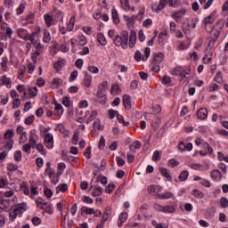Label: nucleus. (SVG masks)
<instances>
[{"label": "nucleus", "mask_w": 228, "mask_h": 228, "mask_svg": "<svg viewBox=\"0 0 228 228\" xmlns=\"http://www.w3.org/2000/svg\"><path fill=\"white\" fill-rule=\"evenodd\" d=\"M113 44L116 47H122V49H127L129 44V32L123 31L122 37L116 36L113 39Z\"/></svg>", "instance_id": "obj_1"}, {"label": "nucleus", "mask_w": 228, "mask_h": 228, "mask_svg": "<svg viewBox=\"0 0 228 228\" xmlns=\"http://www.w3.org/2000/svg\"><path fill=\"white\" fill-rule=\"evenodd\" d=\"M191 72V69H185L184 67L176 66L171 71L172 76H177L178 77H181L182 81L186 79V76H190V73Z\"/></svg>", "instance_id": "obj_2"}, {"label": "nucleus", "mask_w": 228, "mask_h": 228, "mask_svg": "<svg viewBox=\"0 0 228 228\" xmlns=\"http://www.w3.org/2000/svg\"><path fill=\"white\" fill-rule=\"evenodd\" d=\"M4 138L7 141L4 145V149L12 151V149H13V130H7L4 135Z\"/></svg>", "instance_id": "obj_3"}, {"label": "nucleus", "mask_w": 228, "mask_h": 228, "mask_svg": "<svg viewBox=\"0 0 228 228\" xmlns=\"http://www.w3.org/2000/svg\"><path fill=\"white\" fill-rule=\"evenodd\" d=\"M165 60V54L163 53H157L153 54V60L151 61L152 65H155V69L157 72H159V64Z\"/></svg>", "instance_id": "obj_4"}, {"label": "nucleus", "mask_w": 228, "mask_h": 228, "mask_svg": "<svg viewBox=\"0 0 228 228\" xmlns=\"http://www.w3.org/2000/svg\"><path fill=\"white\" fill-rule=\"evenodd\" d=\"M44 145L46 147V149L54 148V136L53 134L48 133L44 135Z\"/></svg>", "instance_id": "obj_5"}, {"label": "nucleus", "mask_w": 228, "mask_h": 228, "mask_svg": "<svg viewBox=\"0 0 228 228\" xmlns=\"http://www.w3.org/2000/svg\"><path fill=\"white\" fill-rule=\"evenodd\" d=\"M52 17L55 22V24L57 22H63V12H61V11L58 8H53V10L52 11Z\"/></svg>", "instance_id": "obj_6"}, {"label": "nucleus", "mask_w": 228, "mask_h": 228, "mask_svg": "<svg viewBox=\"0 0 228 228\" xmlns=\"http://www.w3.org/2000/svg\"><path fill=\"white\" fill-rule=\"evenodd\" d=\"M123 105L127 111L133 110V102H131V96L129 94H125L123 96Z\"/></svg>", "instance_id": "obj_7"}, {"label": "nucleus", "mask_w": 228, "mask_h": 228, "mask_svg": "<svg viewBox=\"0 0 228 228\" xmlns=\"http://www.w3.org/2000/svg\"><path fill=\"white\" fill-rule=\"evenodd\" d=\"M27 209H28V204L26 203L17 204L16 206H14V208H13V210L16 212V215H18V216H20V215H22V213H25Z\"/></svg>", "instance_id": "obj_8"}, {"label": "nucleus", "mask_w": 228, "mask_h": 228, "mask_svg": "<svg viewBox=\"0 0 228 228\" xmlns=\"http://www.w3.org/2000/svg\"><path fill=\"white\" fill-rule=\"evenodd\" d=\"M106 88H108V81H103L98 86L97 94L99 97L106 95Z\"/></svg>", "instance_id": "obj_9"}, {"label": "nucleus", "mask_w": 228, "mask_h": 228, "mask_svg": "<svg viewBox=\"0 0 228 228\" xmlns=\"http://www.w3.org/2000/svg\"><path fill=\"white\" fill-rule=\"evenodd\" d=\"M37 94H38V88H37V86L29 87L26 89V91L24 92V98L26 97V95H28L30 99H33L37 97Z\"/></svg>", "instance_id": "obj_10"}, {"label": "nucleus", "mask_w": 228, "mask_h": 228, "mask_svg": "<svg viewBox=\"0 0 228 228\" xmlns=\"http://www.w3.org/2000/svg\"><path fill=\"white\" fill-rule=\"evenodd\" d=\"M197 117L200 120H206L208 118V109L206 107H202L197 110Z\"/></svg>", "instance_id": "obj_11"}, {"label": "nucleus", "mask_w": 228, "mask_h": 228, "mask_svg": "<svg viewBox=\"0 0 228 228\" xmlns=\"http://www.w3.org/2000/svg\"><path fill=\"white\" fill-rule=\"evenodd\" d=\"M44 20L47 28H51V26H54V24H56L53 16H51L49 13H45L44 15Z\"/></svg>", "instance_id": "obj_12"}, {"label": "nucleus", "mask_w": 228, "mask_h": 228, "mask_svg": "<svg viewBox=\"0 0 228 228\" xmlns=\"http://www.w3.org/2000/svg\"><path fill=\"white\" fill-rule=\"evenodd\" d=\"M17 35L20 38H22L23 40H29V32H28L26 29L24 28H18L17 29Z\"/></svg>", "instance_id": "obj_13"}, {"label": "nucleus", "mask_w": 228, "mask_h": 228, "mask_svg": "<svg viewBox=\"0 0 228 228\" xmlns=\"http://www.w3.org/2000/svg\"><path fill=\"white\" fill-rule=\"evenodd\" d=\"M124 20H126V24L129 29H133V28H134V20H136V16L134 15L132 17H129L124 15Z\"/></svg>", "instance_id": "obj_14"}, {"label": "nucleus", "mask_w": 228, "mask_h": 228, "mask_svg": "<svg viewBox=\"0 0 228 228\" xmlns=\"http://www.w3.org/2000/svg\"><path fill=\"white\" fill-rule=\"evenodd\" d=\"M167 4H168V0H159V5L155 9L152 7V11L158 13L159 12H161V10H165Z\"/></svg>", "instance_id": "obj_15"}, {"label": "nucleus", "mask_w": 228, "mask_h": 228, "mask_svg": "<svg viewBox=\"0 0 228 228\" xmlns=\"http://www.w3.org/2000/svg\"><path fill=\"white\" fill-rule=\"evenodd\" d=\"M159 191H161V187L158 185L152 184L148 187V192L150 195H158Z\"/></svg>", "instance_id": "obj_16"}, {"label": "nucleus", "mask_w": 228, "mask_h": 228, "mask_svg": "<svg viewBox=\"0 0 228 228\" xmlns=\"http://www.w3.org/2000/svg\"><path fill=\"white\" fill-rule=\"evenodd\" d=\"M185 14L186 9H181L173 13L171 17H173V19H175V20H179V19H183V17H184Z\"/></svg>", "instance_id": "obj_17"}, {"label": "nucleus", "mask_w": 228, "mask_h": 228, "mask_svg": "<svg viewBox=\"0 0 228 228\" xmlns=\"http://www.w3.org/2000/svg\"><path fill=\"white\" fill-rule=\"evenodd\" d=\"M211 33L214 38H212V40H210V42L208 43V47H211V45H215L216 40H218V37H220V30L212 29Z\"/></svg>", "instance_id": "obj_18"}, {"label": "nucleus", "mask_w": 228, "mask_h": 228, "mask_svg": "<svg viewBox=\"0 0 228 228\" xmlns=\"http://www.w3.org/2000/svg\"><path fill=\"white\" fill-rule=\"evenodd\" d=\"M127 213L126 212H122L118 219V227H122V225H124V223H126L127 221Z\"/></svg>", "instance_id": "obj_19"}, {"label": "nucleus", "mask_w": 228, "mask_h": 228, "mask_svg": "<svg viewBox=\"0 0 228 228\" xmlns=\"http://www.w3.org/2000/svg\"><path fill=\"white\" fill-rule=\"evenodd\" d=\"M91 188H93V191H92V196L93 197H101V195H102V192L104 191V189H102L100 186H92Z\"/></svg>", "instance_id": "obj_20"}, {"label": "nucleus", "mask_w": 228, "mask_h": 228, "mask_svg": "<svg viewBox=\"0 0 228 228\" xmlns=\"http://www.w3.org/2000/svg\"><path fill=\"white\" fill-rule=\"evenodd\" d=\"M215 15H216V11H213L208 17L204 19V24H213V22H215Z\"/></svg>", "instance_id": "obj_21"}, {"label": "nucleus", "mask_w": 228, "mask_h": 228, "mask_svg": "<svg viewBox=\"0 0 228 228\" xmlns=\"http://www.w3.org/2000/svg\"><path fill=\"white\" fill-rule=\"evenodd\" d=\"M203 147L204 149H207V151H200V156H207L208 153L211 154L213 152V148L209 146V143L204 142Z\"/></svg>", "instance_id": "obj_22"}, {"label": "nucleus", "mask_w": 228, "mask_h": 228, "mask_svg": "<svg viewBox=\"0 0 228 228\" xmlns=\"http://www.w3.org/2000/svg\"><path fill=\"white\" fill-rule=\"evenodd\" d=\"M210 176L214 181H222V173L218 170H212Z\"/></svg>", "instance_id": "obj_23"}, {"label": "nucleus", "mask_w": 228, "mask_h": 228, "mask_svg": "<svg viewBox=\"0 0 228 228\" xmlns=\"http://www.w3.org/2000/svg\"><path fill=\"white\" fill-rule=\"evenodd\" d=\"M83 85L86 88H90V86H92V75L86 73Z\"/></svg>", "instance_id": "obj_24"}, {"label": "nucleus", "mask_w": 228, "mask_h": 228, "mask_svg": "<svg viewBox=\"0 0 228 228\" xmlns=\"http://www.w3.org/2000/svg\"><path fill=\"white\" fill-rule=\"evenodd\" d=\"M65 65V60L57 61L53 63V69L56 70V72H60L61 69H63Z\"/></svg>", "instance_id": "obj_25"}, {"label": "nucleus", "mask_w": 228, "mask_h": 228, "mask_svg": "<svg viewBox=\"0 0 228 228\" xmlns=\"http://www.w3.org/2000/svg\"><path fill=\"white\" fill-rule=\"evenodd\" d=\"M111 17L114 24H120V17L117 9H111Z\"/></svg>", "instance_id": "obj_26"}, {"label": "nucleus", "mask_w": 228, "mask_h": 228, "mask_svg": "<svg viewBox=\"0 0 228 228\" xmlns=\"http://www.w3.org/2000/svg\"><path fill=\"white\" fill-rule=\"evenodd\" d=\"M51 85H52V88H60V86L63 85V80L61 78L55 77L52 80Z\"/></svg>", "instance_id": "obj_27"}, {"label": "nucleus", "mask_w": 228, "mask_h": 228, "mask_svg": "<svg viewBox=\"0 0 228 228\" xmlns=\"http://www.w3.org/2000/svg\"><path fill=\"white\" fill-rule=\"evenodd\" d=\"M43 31H44L43 42L44 44H49L52 40L51 32H49L47 28H45Z\"/></svg>", "instance_id": "obj_28"}, {"label": "nucleus", "mask_w": 228, "mask_h": 228, "mask_svg": "<svg viewBox=\"0 0 228 228\" xmlns=\"http://www.w3.org/2000/svg\"><path fill=\"white\" fill-rule=\"evenodd\" d=\"M97 42L98 44H101L103 46L108 44V41L106 40V37H104V34L102 33L97 34Z\"/></svg>", "instance_id": "obj_29"}, {"label": "nucleus", "mask_w": 228, "mask_h": 228, "mask_svg": "<svg viewBox=\"0 0 228 228\" xmlns=\"http://www.w3.org/2000/svg\"><path fill=\"white\" fill-rule=\"evenodd\" d=\"M159 172L162 177H166V179H168V181H172V176H170V173L168 172V169L165 167H160Z\"/></svg>", "instance_id": "obj_30"}, {"label": "nucleus", "mask_w": 228, "mask_h": 228, "mask_svg": "<svg viewBox=\"0 0 228 228\" xmlns=\"http://www.w3.org/2000/svg\"><path fill=\"white\" fill-rule=\"evenodd\" d=\"M215 3V0H200V4L203 6L204 10H208Z\"/></svg>", "instance_id": "obj_31"}, {"label": "nucleus", "mask_w": 228, "mask_h": 228, "mask_svg": "<svg viewBox=\"0 0 228 228\" xmlns=\"http://www.w3.org/2000/svg\"><path fill=\"white\" fill-rule=\"evenodd\" d=\"M180 209L183 212L187 211V213H190L193 211V205L191 203H185L183 206H180Z\"/></svg>", "instance_id": "obj_32"}, {"label": "nucleus", "mask_w": 228, "mask_h": 228, "mask_svg": "<svg viewBox=\"0 0 228 228\" xmlns=\"http://www.w3.org/2000/svg\"><path fill=\"white\" fill-rule=\"evenodd\" d=\"M75 24H76V16H72L69 19V23L67 24V31H72V29H74Z\"/></svg>", "instance_id": "obj_33"}, {"label": "nucleus", "mask_w": 228, "mask_h": 228, "mask_svg": "<svg viewBox=\"0 0 228 228\" xmlns=\"http://www.w3.org/2000/svg\"><path fill=\"white\" fill-rule=\"evenodd\" d=\"M212 59H213V53H211L209 49L207 48L206 53L203 56V61H206L207 60V63H210Z\"/></svg>", "instance_id": "obj_34"}, {"label": "nucleus", "mask_w": 228, "mask_h": 228, "mask_svg": "<svg viewBox=\"0 0 228 228\" xmlns=\"http://www.w3.org/2000/svg\"><path fill=\"white\" fill-rule=\"evenodd\" d=\"M27 68L26 66H20L18 70V79H24V74H26Z\"/></svg>", "instance_id": "obj_35"}, {"label": "nucleus", "mask_w": 228, "mask_h": 228, "mask_svg": "<svg viewBox=\"0 0 228 228\" xmlns=\"http://www.w3.org/2000/svg\"><path fill=\"white\" fill-rule=\"evenodd\" d=\"M67 190H69V185H67V183H61L56 187V193H59L60 191H61V193H65Z\"/></svg>", "instance_id": "obj_36"}, {"label": "nucleus", "mask_w": 228, "mask_h": 228, "mask_svg": "<svg viewBox=\"0 0 228 228\" xmlns=\"http://www.w3.org/2000/svg\"><path fill=\"white\" fill-rule=\"evenodd\" d=\"M158 199L160 200H168V199H172L174 197V194L172 192H164L161 194H158L157 195Z\"/></svg>", "instance_id": "obj_37"}, {"label": "nucleus", "mask_w": 228, "mask_h": 228, "mask_svg": "<svg viewBox=\"0 0 228 228\" xmlns=\"http://www.w3.org/2000/svg\"><path fill=\"white\" fill-rule=\"evenodd\" d=\"M54 113L57 117H61L63 115V106L61 104H55Z\"/></svg>", "instance_id": "obj_38"}, {"label": "nucleus", "mask_w": 228, "mask_h": 228, "mask_svg": "<svg viewBox=\"0 0 228 228\" xmlns=\"http://www.w3.org/2000/svg\"><path fill=\"white\" fill-rule=\"evenodd\" d=\"M5 85L8 86V85H12V81L10 80V77H6V75H4L0 77V86Z\"/></svg>", "instance_id": "obj_39"}, {"label": "nucleus", "mask_w": 228, "mask_h": 228, "mask_svg": "<svg viewBox=\"0 0 228 228\" xmlns=\"http://www.w3.org/2000/svg\"><path fill=\"white\" fill-rule=\"evenodd\" d=\"M214 81L217 83L218 85H222L224 83V76L222 75V71H218L214 77Z\"/></svg>", "instance_id": "obj_40"}, {"label": "nucleus", "mask_w": 228, "mask_h": 228, "mask_svg": "<svg viewBox=\"0 0 228 228\" xmlns=\"http://www.w3.org/2000/svg\"><path fill=\"white\" fill-rule=\"evenodd\" d=\"M36 149L37 151H38L40 152V154H42L43 156H45V154H47V151L45 150V148H44V144H42V142H39L36 145Z\"/></svg>", "instance_id": "obj_41"}, {"label": "nucleus", "mask_w": 228, "mask_h": 228, "mask_svg": "<svg viewBox=\"0 0 228 228\" xmlns=\"http://www.w3.org/2000/svg\"><path fill=\"white\" fill-rule=\"evenodd\" d=\"M45 174H47L48 177L54 175V170L51 168V162L46 163V169L45 170Z\"/></svg>", "instance_id": "obj_42"}, {"label": "nucleus", "mask_w": 228, "mask_h": 228, "mask_svg": "<svg viewBox=\"0 0 228 228\" xmlns=\"http://www.w3.org/2000/svg\"><path fill=\"white\" fill-rule=\"evenodd\" d=\"M83 213H85V215H94V208L84 206L81 208V215H83Z\"/></svg>", "instance_id": "obj_43"}, {"label": "nucleus", "mask_w": 228, "mask_h": 228, "mask_svg": "<svg viewBox=\"0 0 228 228\" xmlns=\"http://www.w3.org/2000/svg\"><path fill=\"white\" fill-rule=\"evenodd\" d=\"M188 175H190V173L186 170H183L181 172L180 175L178 176L179 181L184 182L186 179H188Z\"/></svg>", "instance_id": "obj_44"}, {"label": "nucleus", "mask_w": 228, "mask_h": 228, "mask_svg": "<svg viewBox=\"0 0 228 228\" xmlns=\"http://www.w3.org/2000/svg\"><path fill=\"white\" fill-rule=\"evenodd\" d=\"M117 120L118 122H119V124H122L125 127H127L130 124L129 121L124 120V117H122V115L120 114H118Z\"/></svg>", "instance_id": "obj_45"}, {"label": "nucleus", "mask_w": 228, "mask_h": 228, "mask_svg": "<svg viewBox=\"0 0 228 228\" xmlns=\"http://www.w3.org/2000/svg\"><path fill=\"white\" fill-rule=\"evenodd\" d=\"M121 6L126 12H129L131 10V5H129V0H120Z\"/></svg>", "instance_id": "obj_46"}, {"label": "nucleus", "mask_w": 228, "mask_h": 228, "mask_svg": "<svg viewBox=\"0 0 228 228\" xmlns=\"http://www.w3.org/2000/svg\"><path fill=\"white\" fill-rule=\"evenodd\" d=\"M20 189L22 190L24 195H29V186L26 182H23L20 185Z\"/></svg>", "instance_id": "obj_47"}, {"label": "nucleus", "mask_w": 228, "mask_h": 228, "mask_svg": "<svg viewBox=\"0 0 228 228\" xmlns=\"http://www.w3.org/2000/svg\"><path fill=\"white\" fill-rule=\"evenodd\" d=\"M7 170L9 172H17V170H19V166H17L16 164L14 163H9L7 165Z\"/></svg>", "instance_id": "obj_48"}, {"label": "nucleus", "mask_w": 228, "mask_h": 228, "mask_svg": "<svg viewBox=\"0 0 228 228\" xmlns=\"http://www.w3.org/2000/svg\"><path fill=\"white\" fill-rule=\"evenodd\" d=\"M134 44H136V34H132L129 38V47L133 49Z\"/></svg>", "instance_id": "obj_49"}, {"label": "nucleus", "mask_w": 228, "mask_h": 228, "mask_svg": "<svg viewBox=\"0 0 228 228\" xmlns=\"http://www.w3.org/2000/svg\"><path fill=\"white\" fill-rule=\"evenodd\" d=\"M168 5L171 6V8H177L181 4V0H167Z\"/></svg>", "instance_id": "obj_50"}, {"label": "nucleus", "mask_w": 228, "mask_h": 228, "mask_svg": "<svg viewBox=\"0 0 228 228\" xmlns=\"http://www.w3.org/2000/svg\"><path fill=\"white\" fill-rule=\"evenodd\" d=\"M150 56H151V48L146 47L144 49V55H142V61H147V60H149Z\"/></svg>", "instance_id": "obj_51"}, {"label": "nucleus", "mask_w": 228, "mask_h": 228, "mask_svg": "<svg viewBox=\"0 0 228 228\" xmlns=\"http://www.w3.org/2000/svg\"><path fill=\"white\" fill-rule=\"evenodd\" d=\"M175 207L172 205L164 206L163 213H175Z\"/></svg>", "instance_id": "obj_52"}, {"label": "nucleus", "mask_w": 228, "mask_h": 228, "mask_svg": "<svg viewBox=\"0 0 228 228\" xmlns=\"http://www.w3.org/2000/svg\"><path fill=\"white\" fill-rule=\"evenodd\" d=\"M17 216H19V215L17 214V212L14 209H12L9 213V220H10V222H15V219L17 218Z\"/></svg>", "instance_id": "obj_53"}, {"label": "nucleus", "mask_w": 228, "mask_h": 228, "mask_svg": "<svg viewBox=\"0 0 228 228\" xmlns=\"http://www.w3.org/2000/svg\"><path fill=\"white\" fill-rule=\"evenodd\" d=\"M220 205L223 209H225L228 208V200L225 197H223L220 199Z\"/></svg>", "instance_id": "obj_54"}, {"label": "nucleus", "mask_w": 228, "mask_h": 228, "mask_svg": "<svg viewBox=\"0 0 228 228\" xmlns=\"http://www.w3.org/2000/svg\"><path fill=\"white\" fill-rule=\"evenodd\" d=\"M49 179L53 184H58V183L60 181V177H58V175H56V173H54L53 175L49 176Z\"/></svg>", "instance_id": "obj_55"}, {"label": "nucleus", "mask_w": 228, "mask_h": 228, "mask_svg": "<svg viewBox=\"0 0 228 228\" xmlns=\"http://www.w3.org/2000/svg\"><path fill=\"white\" fill-rule=\"evenodd\" d=\"M161 159V151H155L152 156V161H159Z\"/></svg>", "instance_id": "obj_56"}, {"label": "nucleus", "mask_w": 228, "mask_h": 228, "mask_svg": "<svg viewBox=\"0 0 228 228\" xmlns=\"http://www.w3.org/2000/svg\"><path fill=\"white\" fill-rule=\"evenodd\" d=\"M20 135L19 143H26L28 142V133L25 132Z\"/></svg>", "instance_id": "obj_57"}, {"label": "nucleus", "mask_w": 228, "mask_h": 228, "mask_svg": "<svg viewBox=\"0 0 228 228\" xmlns=\"http://www.w3.org/2000/svg\"><path fill=\"white\" fill-rule=\"evenodd\" d=\"M1 68L3 70H6V69H8V57L2 58Z\"/></svg>", "instance_id": "obj_58"}, {"label": "nucleus", "mask_w": 228, "mask_h": 228, "mask_svg": "<svg viewBox=\"0 0 228 228\" xmlns=\"http://www.w3.org/2000/svg\"><path fill=\"white\" fill-rule=\"evenodd\" d=\"M87 69L91 74H97L99 72V68L94 65H90L87 67Z\"/></svg>", "instance_id": "obj_59"}, {"label": "nucleus", "mask_w": 228, "mask_h": 228, "mask_svg": "<svg viewBox=\"0 0 228 228\" xmlns=\"http://www.w3.org/2000/svg\"><path fill=\"white\" fill-rule=\"evenodd\" d=\"M78 45H86V37L85 36H78Z\"/></svg>", "instance_id": "obj_60"}, {"label": "nucleus", "mask_w": 228, "mask_h": 228, "mask_svg": "<svg viewBox=\"0 0 228 228\" xmlns=\"http://www.w3.org/2000/svg\"><path fill=\"white\" fill-rule=\"evenodd\" d=\"M35 122V116L30 115L25 119V124L27 126H31Z\"/></svg>", "instance_id": "obj_61"}, {"label": "nucleus", "mask_w": 228, "mask_h": 228, "mask_svg": "<svg viewBox=\"0 0 228 228\" xmlns=\"http://www.w3.org/2000/svg\"><path fill=\"white\" fill-rule=\"evenodd\" d=\"M113 190H115V184L110 183L108 186L105 187L106 193H113Z\"/></svg>", "instance_id": "obj_62"}, {"label": "nucleus", "mask_w": 228, "mask_h": 228, "mask_svg": "<svg viewBox=\"0 0 228 228\" xmlns=\"http://www.w3.org/2000/svg\"><path fill=\"white\" fill-rule=\"evenodd\" d=\"M108 115H109V118L112 119V118H115V117H118V111L113 110H109Z\"/></svg>", "instance_id": "obj_63"}, {"label": "nucleus", "mask_w": 228, "mask_h": 228, "mask_svg": "<svg viewBox=\"0 0 228 228\" xmlns=\"http://www.w3.org/2000/svg\"><path fill=\"white\" fill-rule=\"evenodd\" d=\"M20 106V98L15 99L12 101V110H17Z\"/></svg>", "instance_id": "obj_64"}]
</instances>
